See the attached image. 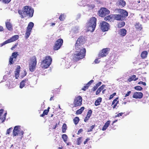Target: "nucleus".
<instances>
[{
	"instance_id": "c85d7f7f",
	"label": "nucleus",
	"mask_w": 149,
	"mask_h": 149,
	"mask_svg": "<svg viewBox=\"0 0 149 149\" xmlns=\"http://www.w3.org/2000/svg\"><path fill=\"white\" fill-rule=\"evenodd\" d=\"M31 31L26 29L25 33V38L26 39H27L29 36Z\"/></svg>"
},
{
	"instance_id": "5fc2aeb1",
	"label": "nucleus",
	"mask_w": 149,
	"mask_h": 149,
	"mask_svg": "<svg viewBox=\"0 0 149 149\" xmlns=\"http://www.w3.org/2000/svg\"><path fill=\"white\" fill-rule=\"evenodd\" d=\"M131 93V92L130 91L127 92V93L126 94H125V97H127V96H129V95Z\"/></svg>"
},
{
	"instance_id": "0eeeda50",
	"label": "nucleus",
	"mask_w": 149,
	"mask_h": 149,
	"mask_svg": "<svg viewBox=\"0 0 149 149\" xmlns=\"http://www.w3.org/2000/svg\"><path fill=\"white\" fill-rule=\"evenodd\" d=\"M99 15L102 17H104L109 14L110 12L107 9L105 8H102L98 11Z\"/></svg>"
},
{
	"instance_id": "393cba45",
	"label": "nucleus",
	"mask_w": 149,
	"mask_h": 149,
	"mask_svg": "<svg viewBox=\"0 0 149 149\" xmlns=\"http://www.w3.org/2000/svg\"><path fill=\"white\" fill-rule=\"evenodd\" d=\"M49 109H50V107H49L47 108V109L45 110L44 111L43 113L42 114L40 115V117H43L45 115H47L49 111Z\"/></svg>"
},
{
	"instance_id": "412c9836",
	"label": "nucleus",
	"mask_w": 149,
	"mask_h": 149,
	"mask_svg": "<svg viewBox=\"0 0 149 149\" xmlns=\"http://www.w3.org/2000/svg\"><path fill=\"white\" fill-rule=\"evenodd\" d=\"M117 4L118 6L123 7L125 5L126 2L123 0H119L117 2Z\"/></svg>"
},
{
	"instance_id": "39448f33",
	"label": "nucleus",
	"mask_w": 149,
	"mask_h": 149,
	"mask_svg": "<svg viewBox=\"0 0 149 149\" xmlns=\"http://www.w3.org/2000/svg\"><path fill=\"white\" fill-rule=\"evenodd\" d=\"M20 126H15L13 130V136H17L18 135L20 136L21 137H22V136L24 134V132L22 130L20 131L19 130Z\"/></svg>"
},
{
	"instance_id": "79ce46f5",
	"label": "nucleus",
	"mask_w": 149,
	"mask_h": 149,
	"mask_svg": "<svg viewBox=\"0 0 149 149\" xmlns=\"http://www.w3.org/2000/svg\"><path fill=\"white\" fill-rule=\"evenodd\" d=\"M13 129V128L12 127H10L9 128L7 129L6 131V134H9L11 131Z\"/></svg>"
},
{
	"instance_id": "338daca9",
	"label": "nucleus",
	"mask_w": 149,
	"mask_h": 149,
	"mask_svg": "<svg viewBox=\"0 0 149 149\" xmlns=\"http://www.w3.org/2000/svg\"><path fill=\"white\" fill-rule=\"evenodd\" d=\"M95 63H99V61L98 59H96L95 60Z\"/></svg>"
},
{
	"instance_id": "13d9d810",
	"label": "nucleus",
	"mask_w": 149,
	"mask_h": 149,
	"mask_svg": "<svg viewBox=\"0 0 149 149\" xmlns=\"http://www.w3.org/2000/svg\"><path fill=\"white\" fill-rule=\"evenodd\" d=\"M138 84H143L144 86H146V83L145 82H143V81H140V82H139L138 83Z\"/></svg>"
},
{
	"instance_id": "6ab92c4d",
	"label": "nucleus",
	"mask_w": 149,
	"mask_h": 149,
	"mask_svg": "<svg viewBox=\"0 0 149 149\" xmlns=\"http://www.w3.org/2000/svg\"><path fill=\"white\" fill-rule=\"evenodd\" d=\"M114 19L117 20H120L123 19V17L120 15L116 14L113 15Z\"/></svg>"
},
{
	"instance_id": "dca6fc26",
	"label": "nucleus",
	"mask_w": 149,
	"mask_h": 149,
	"mask_svg": "<svg viewBox=\"0 0 149 149\" xmlns=\"http://www.w3.org/2000/svg\"><path fill=\"white\" fill-rule=\"evenodd\" d=\"M93 80H91L87 84H86L85 86H84V87L82 88L81 90L84 91H85L86 90L88 89L89 86H90L91 84L93 83Z\"/></svg>"
},
{
	"instance_id": "20e7f679",
	"label": "nucleus",
	"mask_w": 149,
	"mask_h": 149,
	"mask_svg": "<svg viewBox=\"0 0 149 149\" xmlns=\"http://www.w3.org/2000/svg\"><path fill=\"white\" fill-rule=\"evenodd\" d=\"M52 59L50 56H47L42 61V68L45 69L48 68L51 64Z\"/></svg>"
},
{
	"instance_id": "a19ab883",
	"label": "nucleus",
	"mask_w": 149,
	"mask_h": 149,
	"mask_svg": "<svg viewBox=\"0 0 149 149\" xmlns=\"http://www.w3.org/2000/svg\"><path fill=\"white\" fill-rule=\"evenodd\" d=\"M14 63V61H13V58H12L11 57H10L9 59V64L10 65L13 64Z\"/></svg>"
},
{
	"instance_id": "7c9ffc66",
	"label": "nucleus",
	"mask_w": 149,
	"mask_h": 149,
	"mask_svg": "<svg viewBox=\"0 0 149 149\" xmlns=\"http://www.w3.org/2000/svg\"><path fill=\"white\" fill-rule=\"evenodd\" d=\"M20 67V66H18V68L15 71V77L17 79V77H19V73L20 70H19V69Z\"/></svg>"
},
{
	"instance_id": "473e14b6",
	"label": "nucleus",
	"mask_w": 149,
	"mask_h": 149,
	"mask_svg": "<svg viewBox=\"0 0 149 149\" xmlns=\"http://www.w3.org/2000/svg\"><path fill=\"white\" fill-rule=\"evenodd\" d=\"M79 118L78 117H75L73 120L74 124L76 125L79 123Z\"/></svg>"
},
{
	"instance_id": "423d86ee",
	"label": "nucleus",
	"mask_w": 149,
	"mask_h": 149,
	"mask_svg": "<svg viewBox=\"0 0 149 149\" xmlns=\"http://www.w3.org/2000/svg\"><path fill=\"white\" fill-rule=\"evenodd\" d=\"M99 27L103 32L108 31L109 28V24L105 21L101 22Z\"/></svg>"
},
{
	"instance_id": "8fccbe9b",
	"label": "nucleus",
	"mask_w": 149,
	"mask_h": 149,
	"mask_svg": "<svg viewBox=\"0 0 149 149\" xmlns=\"http://www.w3.org/2000/svg\"><path fill=\"white\" fill-rule=\"evenodd\" d=\"M105 85H102L98 89H99L100 91H101L102 90H103L104 87H105Z\"/></svg>"
},
{
	"instance_id": "f8f14e48",
	"label": "nucleus",
	"mask_w": 149,
	"mask_h": 149,
	"mask_svg": "<svg viewBox=\"0 0 149 149\" xmlns=\"http://www.w3.org/2000/svg\"><path fill=\"white\" fill-rule=\"evenodd\" d=\"M97 19L94 17L91 18L89 21H88L86 24L87 25H92L96 26Z\"/></svg>"
},
{
	"instance_id": "3c124183",
	"label": "nucleus",
	"mask_w": 149,
	"mask_h": 149,
	"mask_svg": "<svg viewBox=\"0 0 149 149\" xmlns=\"http://www.w3.org/2000/svg\"><path fill=\"white\" fill-rule=\"evenodd\" d=\"M123 114V113H118V114L116 115H115V117L116 118V117H119V116H122Z\"/></svg>"
},
{
	"instance_id": "69168bd1",
	"label": "nucleus",
	"mask_w": 149,
	"mask_h": 149,
	"mask_svg": "<svg viewBox=\"0 0 149 149\" xmlns=\"http://www.w3.org/2000/svg\"><path fill=\"white\" fill-rule=\"evenodd\" d=\"M4 30V29L2 26H0V31H2Z\"/></svg>"
},
{
	"instance_id": "4be33fe9",
	"label": "nucleus",
	"mask_w": 149,
	"mask_h": 149,
	"mask_svg": "<svg viewBox=\"0 0 149 149\" xmlns=\"http://www.w3.org/2000/svg\"><path fill=\"white\" fill-rule=\"evenodd\" d=\"M28 82V79H27L23 80L20 83L19 87L21 88H22L25 85L26 83Z\"/></svg>"
},
{
	"instance_id": "f3484780",
	"label": "nucleus",
	"mask_w": 149,
	"mask_h": 149,
	"mask_svg": "<svg viewBox=\"0 0 149 149\" xmlns=\"http://www.w3.org/2000/svg\"><path fill=\"white\" fill-rule=\"evenodd\" d=\"M87 28L88 31H90L93 32L95 30V26H93L92 25H87Z\"/></svg>"
},
{
	"instance_id": "6e6552de",
	"label": "nucleus",
	"mask_w": 149,
	"mask_h": 149,
	"mask_svg": "<svg viewBox=\"0 0 149 149\" xmlns=\"http://www.w3.org/2000/svg\"><path fill=\"white\" fill-rule=\"evenodd\" d=\"M82 98L80 96L75 97L73 102L74 107L81 106L82 104Z\"/></svg>"
},
{
	"instance_id": "f257e3e1",
	"label": "nucleus",
	"mask_w": 149,
	"mask_h": 149,
	"mask_svg": "<svg viewBox=\"0 0 149 149\" xmlns=\"http://www.w3.org/2000/svg\"><path fill=\"white\" fill-rule=\"evenodd\" d=\"M85 39L84 36H81L77 39L75 44V53L73 55L72 59L77 61L85 57L86 50L83 46Z\"/></svg>"
},
{
	"instance_id": "37998d69",
	"label": "nucleus",
	"mask_w": 149,
	"mask_h": 149,
	"mask_svg": "<svg viewBox=\"0 0 149 149\" xmlns=\"http://www.w3.org/2000/svg\"><path fill=\"white\" fill-rule=\"evenodd\" d=\"M95 127V125H92L90 127L89 129L88 130L87 132H91L92 131L93 129Z\"/></svg>"
},
{
	"instance_id": "f03ea898",
	"label": "nucleus",
	"mask_w": 149,
	"mask_h": 149,
	"mask_svg": "<svg viewBox=\"0 0 149 149\" xmlns=\"http://www.w3.org/2000/svg\"><path fill=\"white\" fill-rule=\"evenodd\" d=\"M18 13L21 19L24 18L26 16L31 17L33 16L34 10L31 6H25L22 8V10H18Z\"/></svg>"
},
{
	"instance_id": "4d7b16f0",
	"label": "nucleus",
	"mask_w": 149,
	"mask_h": 149,
	"mask_svg": "<svg viewBox=\"0 0 149 149\" xmlns=\"http://www.w3.org/2000/svg\"><path fill=\"white\" fill-rule=\"evenodd\" d=\"M90 140V139L89 138H87L85 140V141H84V144H86V143H87V142L89 141Z\"/></svg>"
},
{
	"instance_id": "cd10ccee",
	"label": "nucleus",
	"mask_w": 149,
	"mask_h": 149,
	"mask_svg": "<svg viewBox=\"0 0 149 149\" xmlns=\"http://www.w3.org/2000/svg\"><path fill=\"white\" fill-rule=\"evenodd\" d=\"M85 108L84 107H81L76 112V114L77 115H78L81 114L84 110Z\"/></svg>"
},
{
	"instance_id": "72a5a7b5",
	"label": "nucleus",
	"mask_w": 149,
	"mask_h": 149,
	"mask_svg": "<svg viewBox=\"0 0 149 149\" xmlns=\"http://www.w3.org/2000/svg\"><path fill=\"white\" fill-rule=\"evenodd\" d=\"M125 25V23L124 22H119L118 24V27L120 28L124 26Z\"/></svg>"
},
{
	"instance_id": "a211bd4d",
	"label": "nucleus",
	"mask_w": 149,
	"mask_h": 149,
	"mask_svg": "<svg viewBox=\"0 0 149 149\" xmlns=\"http://www.w3.org/2000/svg\"><path fill=\"white\" fill-rule=\"evenodd\" d=\"M6 26L8 30L9 31H11L13 30V27L11 24L8 21L6 22Z\"/></svg>"
},
{
	"instance_id": "0e129e2a",
	"label": "nucleus",
	"mask_w": 149,
	"mask_h": 149,
	"mask_svg": "<svg viewBox=\"0 0 149 149\" xmlns=\"http://www.w3.org/2000/svg\"><path fill=\"white\" fill-rule=\"evenodd\" d=\"M92 111L91 110H89L88 111V112L87 113L91 115L92 113Z\"/></svg>"
},
{
	"instance_id": "4468645a",
	"label": "nucleus",
	"mask_w": 149,
	"mask_h": 149,
	"mask_svg": "<svg viewBox=\"0 0 149 149\" xmlns=\"http://www.w3.org/2000/svg\"><path fill=\"white\" fill-rule=\"evenodd\" d=\"M143 96V94L141 92H135L134 93L133 97L135 99H141Z\"/></svg>"
},
{
	"instance_id": "58836bf2",
	"label": "nucleus",
	"mask_w": 149,
	"mask_h": 149,
	"mask_svg": "<svg viewBox=\"0 0 149 149\" xmlns=\"http://www.w3.org/2000/svg\"><path fill=\"white\" fill-rule=\"evenodd\" d=\"M11 0H0V1L5 4H8L9 3Z\"/></svg>"
},
{
	"instance_id": "aec40b11",
	"label": "nucleus",
	"mask_w": 149,
	"mask_h": 149,
	"mask_svg": "<svg viewBox=\"0 0 149 149\" xmlns=\"http://www.w3.org/2000/svg\"><path fill=\"white\" fill-rule=\"evenodd\" d=\"M118 98L116 97L113 101L112 103V105H113L112 107L113 109L115 108L117 106V104L118 103L119 101L118 100Z\"/></svg>"
},
{
	"instance_id": "f704fd0d",
	"label": "nucleus",
	"mask_w": 149,
	"mask_h": 149,
	"mask_svg": "<svg viewBox=\"0 0 149 149\" xmlns=\"http://www.w3.org/2000/svg\"><path fill=\"white\" fill-rule=\"evenodd\" d=\"M67 129V127L66 124L65 123L63 124L62 127V132L63 133L65 132Z\"/></svg>"
},
{
	"instance_id": "7ed1b4c3",
	"label": "nucleus",
	"mask_w": 149,
	"mask_h": 149,
	"mask_svg": "<svg viewBox=\"0 0 149 149\" xmlns=\"http://www.w3.org/2000/svg\"><path fill=\"white\" fill-rule=\"evenodd\" d=\"M29 68L30 71L33 72L35 70L36 67L37 59L35 56L32 57L29 63Z\"/></svg>"
},
{
	"instance_id": "a878e982",
	"label": "nucleus",
	"mask_w": 149,
	"mask_h": 149,
	"mask_svg": "<svg viewBox=\"0 0 149 149\" xmlns=\"http://www.w3.org/2000/svg\"><path fill=\"white\" fill-rule=\"evenodd\" d=\"M102 99L100 97H99L95 100V106H97L100 104V103L101 102Z\"/></svg>"
},
{
	"instance_id": "9b49d317",
	"label": "nucleus",
	"mask_w": 149,
	"mask_h": 149,
	"mask_svg": "<svg viewBox=\"0 0 149 149\" xmlns=\"http://www.w3.org/2000/svg\"><path fill=\"white\" fill-rule=\"evenodd\" d=\"M109 48H106L103 49L99 55V57H103L106 56L108 54Z\"/></svg>"
},
{
	"instance_id": "a18cd8bd",
	"label": "nucleus",
	"mask_w": 149,
	"mask_h": 149,
	"mask_svg": "<svg viewBox=\"0 0 149 149\" xmlns=\"http://www.w3.org/2000/svg\"><path fill=\"white\" fill-rule=\"evenodd\" d=\"M110 121L108 120L105 123V124L104 125L107 127H108L110 125Z\"/></svg>"
},
{
	"instance_id": "c03bdc74",
	"label": "nucleus",
	"mask_w": 149,
	"mask_h": 149,
	"mask_svg": "<svg viewBox=\"0 0 149 149\" xmlns=\"http://www.w3.org/2000/svg\"><path fill=\"white\" fill-rule=\"evenodd\" d=\"M134 89L136 90L141 91L142 90L143 88L140 86H136L134 87Z\"/></svg>"
},
{
	"instance_id": "ea45409f",
	"label": "nucleus",
	"mask_w": 149,
	"mask_h": 149,
	"mask_svg": "<svg viewBox=\"0 0 149 149\" xmlns=\"http://www.w3.org/2000/svg\"><path fill=\"white\" fill-rule=\"evenodd\" d=\"M59 19H60V20L61 21H63L65 19L64 17V14H61L59 17Z\"/></svg>"
},
{
	"instance_id": "6e6d98bb",
	"label": "nucleus",
	"mask_w": 149,
	"mask_h": 149,
	"mask_svg": "<svg viewBox=\"0 0 149 149\" xmlns=\"http://www.w3.org/2000/svg\"><path fill=\"white\" fill-rule=\"evenodd\" d=\"M90 118L86 116L84 119V121L85 122H86L88 120H89Z\"/></svg>"
},
{
	"instance_id": "5701e85b",
	"label": "nucleus",
	"mask_w": 149,
	"mask_h": 149,
	"mask_svg": "<svg viewBox=\"0 0 149 149\" xmlns=\"http://www.w3.org/2000/svg\"><path fill=\"white\" fill-rule=\"evenodd\" d=\"M138 79V78H136V76L135 75H133L132 76L130 77L128 79L127 81L129 82H131L133 80L136 81Z\"/></svg>"
},
{
	"instance_id": "680f3d73",
	"label": "nucleus",
	"mask_w": 149,
	"mask_h": 149,
	"mask_svg": "<svg viewBox=\"0 0 149 149\" xmlns=\"http://www.w3.org/2000/svg\"><path fill=\"white\" fill-rule=\"evenodd\" d=\"M107 128V127H106V126H105L104 125L102 128V131H104V130H106Z\"/></svg>"
},
{
	"instance_id": "b1692460",
	"label": "nucleus",
	"mask_w": 149,
	"mask_h": 149,
	"mask_svg": "<svg viewBox=\"0 0 149 149\" xmlns=\"http://www.w3.org/2000/svg\"><path fill=\"white\" fill-rule=\"evenodd\" d=\"M33 26V23L31 22H30L28 24V26L27 27L26 29L31 31L32 28Z\"/></svg>"
},
{
	"instance_id": "49530a36",
	"label": "nucleus",
	"mask_w": 149,
	"mask_h": 149,
	"mask_svg": "<svg viewBox=\"0 0 149 149\" xmlns=\"http://www.w3.org/2000/svg\"><path fill=\"white\" fill-rule=\"evenodd\" d=\"M116 94V93H114L111 95L109 98V99L110 100L112 99Z\"/></svg>"
},
{
	"instance_id": "774afa93",
	"label": "nucleus",
	"mask_w": 149,
	"mask_h": 149,
	"mask_svg": "<svg viewBox=\"0 0 149 149\" xmlns=\"http://www.w3.org/2000/svg\"><path fill=\"white\" fill-rule=\"evenodd\" d=\"M57 126V124L56 123V125L55 126H54V127H53V129H55Z\"/></svg>"
},
{
	"instance_id": "bf43d9fd",
	"label": "nucleus",
	"mask_w": 149,
	"mask_h": 149,
	"mask_svg": "<svg viewBox=\"0 0 149 149\" xmlns=\"http://www.w3.org/2000/svg\"><path fill=\"white\" fill-rule=\"evenodd\" d=\"M97 88L95 86H94L93 88L91 90L93 91H94L97 89Z\"/></svg>"
},
{
	"instance_id": "9d476101",
	"label": "nucleus",
	"mask_w": 149,
	"mask_h": 149,
	"mask_svg": "<svg viewBox=\"0 0 149 149\" xmlns=\"http://www.w3.org/2000/svg\"><path fill=\"white\" fill-rule=\"evenodd\" d=\"M19 38V36L18 35H15L13 36L10 38L8 39V40H6L0 44L1 47H2L3 45L7 43H9L17 40Z\"/></svg>"
},
{
	"instance_id": "09e8293b",
	"label": "nucleus",
	"mask_w": 149,
	"mask_h": 149,
	"mask_svg": "<svg viewBox=\"0 0 149 149\" xmlns=\"http://www.w3.org/2000/svg\"><path fill=\"white\" fill-rule=\"evenodd\" d=\"M87 6L89 8H93L95 7V6L94 4H88Z\"/></svg>"
},
{
	"instance_id": "bb28decb",
	"label": "nucleus",
	"mask_w": 149,
	"mask_h": 149,
	"mask_svg": "<svg viewBox=\"0 0 149 149\" xmlns=\"http://www.w3.org/2000/svg\"><path fill=\"white\" fill-rule=\"evenodd\" d=\"M148 55V52L146 51H144L142 52L141 54V57L143 59L146 58Z\"/></svg>"
},
{
	"instance_id": "2f4dec72",
	"label": "nucleus",
	"mask_w": 149,
	"mask_h": 149,
	"mask_svg": "<svg viewBox=\"0 0 149 149\" xmlns=\"http://www.w3.org/2000/svg\"><path fill=\"white\" fill-rule=\"evenodd\" d=\"M82 138L83 137H81L77 139V145H80L81 144L82 141Z\"/></svg>"
},
{
	"instance_id": "603ef678",
	"label": "nucleus",
	"mask_w": 149,
	"mask_h": 149,
	"mask_svg": "<svg viewBox=\"0 0 149 149\" xmlns=\"http://www.w3.org/2000/svg\"><path fill=\"white\" fill-rule=\"evenodd\" d=\"M83 129H80L79 130L77 134L78 135H79L81 132L83 131Z\"/></svg>"
},
{
	"instance_id": "e433bc0d",
	"label": "nucleus",
	"mask_w": 149,
	"mask_h": 149,
	"mask_svg": "<svg viewBox=\"0 0 149 149\" xmlns=\"http://www.w3.org/2000/svg\"><path fill=\"white\" fill-rule=\"evenodd\" d=\"M62 139H63L64 141L66 142L67 141V139H68V136L65 134H63L62 135Z\"/></svg>"
},
{
	"instance_id": "c9c22d12",
	"label": "nucleus",
	"mask_w": 149,
	"mask_h": 149,
	"mask_svg": "<svg viewBox=\"0 0 149 149\" xmlns=\"http://www.w3.org/2000/svg\"><path fill=\"white\" fill-rule=\"evenodd\" d=\"M121 13L123 14V17H125L128 16V12L125 10H122L121 11Z\"/></svg>"
},
{
	"instance_id": "864d4df0",
	"label": "nucleus",
	"mask_w": 149,
	"mask_h": 149,
	"mask_svg": "<svg viewBox=\"0 0 149 149\" xmlns=\"http://www.w3.org/2000/svg\"><path fill=\"white\" fill-rule=\"evenodd\" d=\"M102 82L100 81V82H99L98 83H97V84H96V86H95L96 87H97V88H98V87L99 86H100V85H101V84H102Z\"/></svg>"
},
{
	"instance_id": "4c0bfd02",
	"label": "nucleus",
	"mask_w": 149,
	"mask_h": 149,
	"mask_svg": "<svg viewBox=\"0 0 149 149\" xmlns=\"http://www.w3.org/2000/svg\"><path fill=\"white\" fill-rule=\"evenodd\" d=\"M18 55L17 52H13L12 53V58H15V59L16 58L17 56Z\"/></svg>"
},
{
	"instance_id": "de8ad7c7",
	"label": "nucleus",
	"mask_w": 149,
	"mask_h": 149,
	"mask_svg": "<svg viewBox=\"0 0 149 149\" xmlns=\"http://www.w3.org/2000/svg\"><path fill=\"white\" fill-rule=\"evenodd\" d=\"M139 26H140L139 23H136L135 25L136 28L138 29H141V28Z\"/></svg>"
},
{
	"instance_id": "052dcab7",
	"label": "nucleus",
	"mask_w": 149,
	"mask_h": 149,
	"mask_svg": "<svg viewBox=\"0 0 149 149\" xmlns=\"http://www.w3.org/2000/svg\"><path fill=\"white\" fill-rule=\"evenodd\" d=\"M101 91L99 89H98L96 91V95H98L100 92Z\"/></svg>"
},
{
	"instance_id": "c756f323",
	"label": "nucleus",
	"mask_w": 149,
	"mask_h": 149,
	"mask_svg": "<svg viewBox=\"0 0 149 149\" xmlns=\"http://www.w3.org/2000/svg\"><path fill=\"white\" fill-rule=\"evenodd\" d=\"M113 16L112 15H110L105 17L104 18V20L106 21H110V20L112 18Z\"/></svg>"
},
{
	"instance_id": "e2e57ef3",
	"label": "nucleus",
	"mask_w": 149,
	"mask_h": 149,
	"mask_svg": "<svg viewBox=\"0 0 149 149\" xmlns=\"http://www.w3.org/2000/svg\"><path fill=\"white\" fill-rule=\"evenodd\" d=\"M107 128V127H106V126H105L104 125L102 128V131H104V130H106Z\"/></svg>"
},
{
	"instance_id": "2eb2a0df",
	"label": "nucleus",
	"mask_w": 149,
	"mask_h": 149,
	"mask_svg": "<svg viewBox=\"0 0 149 149\" xmlns=\"http://www.w3.org/2000/svg\"><path fill=\"white\" fill-rule=\"evenodd\" d=\"M127 33V30L124 29H120L118 32V34L122 37L125 36Z\"/></svg>"
},
{
	"instance_id": "ddd939ff",
	"label": "nucleus",
	"mask_w": 149,
	"mask_h": 149,
	"mask_svg": "<svg viewBox=\"0 0 149 149\" xmlns=\"http://www.w3.org/2000/svg\"><path fill=\"white\" fill-rule=\"evenodd\" d=\"M3 111L4 110L3 109L0 110V120H1L2 122H3L5 120L7 114V113H5L3 115Z\"/></svg>"
},
{
	"instance_id": "1a4fd4ad",
	"label": "nucleus",
	"mask_w": 149,
	"mask_h": 149,
	"mask_svg": "<svg viewBox=\"0 0 149 149\" xmlns=\"http://www.w3.org/2000/svg\"><path fill=\"white\" fill-rule=\"evenodd\" d=\"M63 40L61 38L58 39L55 42L54 45L53 47V49L54 50H57L60 48L62 45Z\"/></svg>"
}]
</instances>
